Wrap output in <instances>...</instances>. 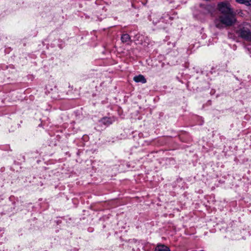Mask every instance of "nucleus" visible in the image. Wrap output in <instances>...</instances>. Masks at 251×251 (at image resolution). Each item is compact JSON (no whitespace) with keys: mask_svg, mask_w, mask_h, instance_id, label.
Segmentation results:
<instances>
[{"mask_svg":"<svg viewBox=\"0 0 251 251\" xmlns=\"http://www.w3.org/2000/svg\"><path fill=\"white\" fill-rule=\"evenodd\" d=\"M155 251H171V250L164 244H158L155 248Z\"/></svg>","mask_w":251,"mask_h":251,"instance_id":"20e7f679","label":"nucleus"},{"mask_svg":"<svg viewBox=\"0 0 251 251\" xmlns=\"http://www.w3.org/2000/svg\"><path fill=\"white\" fill-rule=\"evenodd\" d=\"M166 18H168V19H170V16H169V15H166Z\"/></svg>","mask_w":251,"mask_h":251,"instance_id":"6e6552de","label":"nucleus"},{"mask_svg":"<svg viewBox=\"0 0 251 251\" xmlns=\"http://www.w3.org/2000/svg\"><path fill=\"white\" fill-rule=\"evenodd\" d=\"M121 40L123 43L126 44V45H130L131 42L130 35L127 33L122 35Z\"/></svg>","mask_w":251,"mask_h":251,"instance_id":"7ed1b4c3","label":"nucleus"},{"mask_svg":"<svg viewBox=\"0 0 251 251\" xmlns=\"http://www.w3.org/2000/svg\"><path fill=\"white\" fill-rule=\"evenodd\" d=\"M236 2L248 6H251V0H236Z\"/></svg>","mask_w":251,"mask_h":251,"instance_id":"423d86ee","label":"nucleus"},{"mask_svg":"<svg viewBox=\"0 0 251 251\" xmlns=\"http://www.w3.org/2000/svg\"><path fill=\"white\" fill-rule=\"evenodd\" d=\"M236 22V13L235 12L220 15L214 20L216 27L222 29L225 26H230Z\"/></svg>","mask_w":251,"mask_h":251,"instance_id":"f257e3e1","label":"nucleus"},{"mask_svg":"<svg viewBox=\"0 0 251 251\" xmlns=\"http://www.w3.org/2000/svg\"><path fill=\"white\" fill-rule=\"evenodd\" d=\"M218 9L221 14H224L234 12L229 3L227 2H220L218 4Z\"/></svg>","mask_w":251,"mask_h":251,"instance_id":"f03ea898","label":"nucleus"},{"mask_svg":"<svg viewBox=\"0 0 251 251\" xmlns=\"http://www.w3.org/2000/svg\"><path fill=\"white\" fill-rule=\"evenodd\" d=\"M133 80L136 82H141L143 84L146 83L147 80L145 77L142 75H136L133 77Z\"/></svg>","mask_w":251,"mask_h":251,"instance_id":"39448f33","label":"nucleus"},{"mask_svg":"<svg viewBox=\"0 0 251 251\" xmlns=\"http://www.w3.org/2000/svg\"><path fill=\"white\" fill-rule=\"evenodd\" d=\"M102 123L104 125H109L112 124V120L110 118L104 117L101 120Z\"/></svg>","mask_w":251,"mask_h":251,"instance_id":"0eeeda50","label":"nucleus"}]
</instances>
